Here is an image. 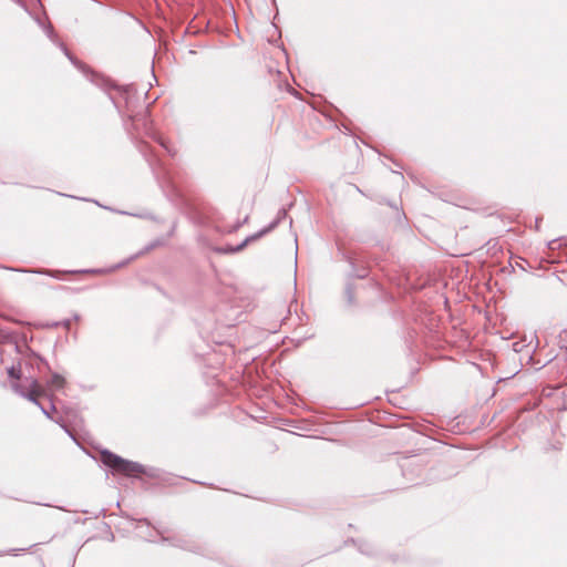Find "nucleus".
Wrapping results in <instances>:
<instances>
[{
  "label": "nucleus",
  "instance_id": "6e6552de",
  "mask_svg": "<svg viewBox=\"0 0 567 567\" xmlns=\"http://www.w3.org/2000/svg\"><path fill=\"white\" fill-rule=\"evenodd\" d=\"M555 243H556V240H551V241L549 243V247L551 248V247L554 246V244H555Z\"/></svg>",
  "mask_w": 567,
  "mask_h": 567
},
{
  "label": "nucleus",
  "instance_id": "9d476101",
  "mask_svg": "<svg viewBox=\"0 0 567 567\" xmlns=\"http://www.w3.org/2000/svg\"><path fill=\"white\" fill-rule=\"evenodd\" d=\"M152 79H153L154 81H157V80H156V76L154 75V73H152Z\"/></svg>",
  "mask_w": 567,
  "mask_h": 567
},
{
  "label": "nucleus",
  "instance_id": "1a4fd4ad",
  "mask_svg": "<svg viewBox=\"0 0 567 567\" xmlns=\"http://www.w3.org/2000/svg\"><path fill=\"white\" fill-rule=\"evenodd\" d=\"M158 99V95H155L152 100V103L155 102Z\"/></svg>",
  "mask_w": 567,
  "mask_h": 567
},
{
  "label": "nucleus",
  "instance_id": "7ed1b4c3",
  "mask_svg": "<svg viewBox=\"0 0 567 567\" xmlns=\"http://www.w3.org/2000/svg\"><path fill=\"white\" fill-rule=\"evenodd\" d=\"M48 396L45 388L39 383L35 379H30L28 382V391L25 392V399L37 404L42 411L50 416L49 412L41 406L40 399Z\"/></svg>",
  "mask_w": 567,
  "mask_h": 567
},
{
  "label": "nucleus",
  "instance_id": "9b49d317",
  "mask_svg": "<svg viewBox=\"0 0 567 567\" xmlns=\"http://www.w3.org/2000/svg\"><path fill=\"white\" fill-rule=\"evenodd\" d=\"M143 474H144V475H147V474H148L145 467H144Z\"/></svg>",
  "mask_w": 567,
  "mask_h": 567
},
{
  "label": "nucleus",
  "instance_id": "f257e3e1",
  "mask_svg": "<svg viewBox=\"0 0 567 567\" xmlns=\"http://www.w3.org/2000/svg\"><path fill=\"white\" fill-rule=\"evenodd\" d=\"M101 461L114 472L126 476H138L142 472L138 464L125 461L109 451H103L101 453Z\"/></svg>",
  "mask_w": 567,
  "mask_h": 567
},
{
  "label": "nucleus",
  "instance_id": "0eeeda50",
  "mask_svg": "<svg viewBox=\"0 0 567 567\" xmlns=\"http://www.w3.org/2000/svg\"><path fill=\"white\" fill-rule=\"evenodd\" d=\"M240 226H241V224H240V223H238L237 225H235V226L231 228V230H237Z\"/></svg>",
  "mask_w": 567,
  "mask_h": 567
},
{
  "label": "nucleus",
  "instance_id": "39448f33",
  "mask_svg": "<svg viewBox=\"0 0 567 567\" xmlns=\"http://www.w3.org/2000/svg\"><path fill=\"white\" fill-rule=\"evenodd\" d=\"M64 382H65V381H64V379H63L61 375H59V374H54V375L52 377V379H51V382H50V383H51V385H52V386L60 389V388H63Z\"/></svg>",
  "mask_w": 567,
  "mask_h": 567
},
{
  "label": "nucleus",
  "instance_id": "20e7f679",
  "mask_svg": "<svg viewBox=\"0 0 567 567\" xmlns=\"http://www.w3.org/2000/svg\"><path fill=\"white\" fill-rule=\"evenodd\" d=\"M12 390L19 395L25 398V392L28 391V385H23L17 381L11 383Z\"/></svg>",
  "mask_w": 567,
  "mask_h": 567
},
{
  "label": "nucleus",
  "instance_id": "f03ea898",
  "mask_svg": "<svg viewBox=\"0 0 567 567\" xmlns=\"http://www.w3.org/2000/svg\"><path fill=\"white\" fill-rule=\"evenodd\" d=\"M287 216V213L285 209H280L277 214V217L268 225L266 226L265 228L260 229L259 231H257L256 234L251 235V236H248L240 245H238L237 247H229V248H225V249H221L220 251L223 252H237L239 250H241L244 247H246V245L252 240H256V239H259L261 238L262 236H265L266 234L270 233L271 230H274L278 225L279 223Z\"/></svg>",
  "mask_w": 567,
  "mask_h": 567
},
{
  "label": "nucleus",
  "instance_id": "423d86ee",
  "mask_svg": "<svg viewBox=\"0 0 567 567\" xmlns=\"http://www.w3.org/2000/svg\"><path fill=\"white\" fill-rule=\"evenodd\" d=\"M8 373H9V377H11L12 379H14L17 382L18 380L21 378V373H20V370H17L16 368H10L8 370Z\"/></svg>",
  "mask_w": 567,
  "mask_h": 567
}]
</instances>
